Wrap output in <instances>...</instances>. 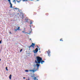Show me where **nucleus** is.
Here are the masks:
<instances>
[{
  "mask_svg": "<svg viewBox=\"0 0 80 80\" xmlns=\"http://www.w3.org/2000/svg\"><path fill=\"white\" fill-rule=\"evenodd\" d=\"M39 50H40V48H39Z\"/></svg>",
  "mask_w": 80,
  "mask_h": 80,
  "instance_id": "bb28decb",
  "label": "nucleus"
},
{
  "mask_svg": "<svg viewBox=\"0 0 80 80\" xmlns=\"http://www.w3.org/2000/svg\"><path fill=\"white\" fill-rule=\"evenodd\" d=\"M38 51V48H36L35 50H34L33 51V52L34 53H37Z\"/></svg>",
  "mask_w": 80,
  "mask_h": 80,
  "instance_id": "7ed1b4c3",
  "label": "nucleus"
},
{
  "mask_svg": "<svg viewBox=\"0 0 80 80\" xmlns=\"http://www.w3.org/2000/svg\"><path fill=\"white\" fill-rule=\"evenodd\" d=\"M32 39H30V40H31Z\"/></svg>",
  "mask_w": 80,
  "mask_h": 80,
  "instance_id": "2f4dec72",
  "label": "nucleus"
},
{
  "mask_svg": "<svg viewBox=\"0 0 80 80\" xmlns=\"http://www.w3.org/2000/svg\"><path fill=\"white\" fill-rule=\"evenodd\" d=\"M16 1H17V2H18V3H20V2H21V1H18L17 0H16Z\"/></svg>",
  "mask_w": 80,
  "mask_h": 80,
  "instance_id": "2eb2a0df",
  "label": "nucleus"
},
{
  "mask_svg": "<svg viewBox=\"0 0 80 80\" xmlns=\"http://www.w3.org/2000/svg\"><path fill=\"white\" fill-rule=\"evenodd\" d=\"M48 53V55L49 57H50V51L48 50V51H47Z\"/></svg>",
  "mask_w": 80,
  "mask_h": 80,
  "instance_id": "423d86ee",
  "label": "nucleus"
},
{
  "mask_svg": "<svg viewBox=\"0 0 80 80\" xmlns=\"http://www.w3.org/2000/svg\"><path fill=\"white\" fill-rule=\"evenodd\" d=\"M9 79H11L12 78V75H10L9 76Z\"/></svg>",
  "mask_w": 80,
  "mask_h": 80,
  "instance_id": "9d476101",
  "label": "nucleus"
},
{
  "mask_svg": "<svg viewBox=\"0 0 80 80\" xmlns=\"http://www.w3.org/2000/svg\"><path fill=\"white\" fill-rule=\"evenodd\" d=\"M34 78H33L34 80H38V79L37 78V77H34Z\"/></svg>",
  "mask_w": 80,
  "mask_h": 80,
  "instance_id": "1a4fd4ad",
  "label": "nucleus"
},
{
  "mask_svg": "<svg viewBox=\"0 0 80 80\" xmlns=\"http://www.w3.org/2000/svg\"><path fill=\"white\" fill-rule=\"evenodd\" d=\"M32 33V31H30V33Z\"/></svg>",
  "mask_w": 80,
  "mask_h": 80,
  "instance_id": "5701e85b",
  "label": "nucleus"
},
{
  "mask_svg": "<svg viewBox=\"0 0 80 80\" xmlns=\"http://www.w3.org/2000/svg\"><path fill=\"white\" fill-rule=\"evenodd\" d=\"M22 32H23V33H25V31H22Z\"/></svg>",
  "mask_w": 80,
  "mask_h": 80,
  "instance_id": "a211bd4d",
  "label": "nucleus"
},
{
  "mask_svg": "<svg viewBox=\"0 0 80 80\" xmlns=\"http://www.w3.org/2000/svg\"><path fill=\"white\" fill-rule=\"evenodd\" d=\"M35 45V44L33 43H32V45L29 46V48H30L31 47L33 48H35L34 47Z\"/></svg>",
  "mask_w": 80,
  "mask_h": 80,
  "instance_id": "f03ea898",
  "label": "nucleus"
},
{
  "mask_svg": "<svg viewBox=\"0 0 80 80\" xmlns=\"http://www.w3.org/2000/svg\"><path fill=\"white\" fill-rule=\"evenodd\" d=\"M22 50H23V49H21L20 50V52H22Z\"/></svg>",
  "mask_w": 80,
  "mask_h": 80,
  "instance_id": "aec40b11",
  "label": "nucleus"
},
{
  "mask_svg": "<svg viewBox=\"0 0 80 80\" xmlns=\"http://www.w3.org/2000/svg\"><path fill=\"white\" fill-rule=\"evenodd\" d=\"M13 2L15 3V4H16V1L15 0H13Z\"/></svg>",
  "mask_w": 80,
  "mask_h": 80,
  "instance_id": "9b49d317",
  "label": "nucleus"
},
{
  "mask_svg": "<svg viewBox=\"0 0 80 80\" xmlns=\"http://www.w3.org/2000/svg\"><path fill=\"white\" fill-rule=\"evenodd\" d=\"M2 40H1L0 41V43H2Z\"/></svg>",
  "mask_w": 80,
  "mask_h": 80,
  "instance_id": "4be33fe9",
  "label": "nucleus"
},
{
  "mask_svg": "<svg viewBox=\"0 0 80 80\" xmlns=\"http://www.w3.org/2000/svg\"><path fill=\"white\" fill-rule=\"evenodd\" d=\"M60 41H62V42H63V38H61L60 39Z\"/></svg>",
  "mask_w": 80,
  "mask_h": 80,
  "instance_id": "f3484780",
  "label": "nucleus"
},
{
  "mask_svg": "<svg viewBox=\"0 0 80 80\" xmlns=\"http://www.w3.org/2000/svg\"><path fill=\"white\" fill-rule=\"evenodd\" d=\"M23 78L24 79H25V78L23 77Z\"/></svg>",
  "mask_w": 80,
  "mask_h": 80,
  "instance_id": "b1692460",
  "label": "nucleus"
},
{
  "mask_svg": "<svg viewBox=\"0 0 80 80\" xmlns=\"http://www.w3.org/2000/svg\"><path fill=\"white\" fill-rule=\"evenodd\" d=\"M6 69L7 71H8V69L7 68V67H6Z\"/></svg>",
  "mask_w": 80,
  "mask_h": 80,
  "instance_id": "6ab92c4d",
  "label": "nucleus"
},
{
  "mask_svg": "<svg viewBox=\"0 0 80 80\" xmlns=\"http://www.w3.org/2000/svg\"><path fill=\"white\" fill-rule=\"evenodd\" d=\"M28 0H30V1H33V0H22L23 2H27Z\"/></svg>",
  "mask_w": 80,
  "mask_h": 80,
  "instance_id": "6e6552de",
  "label": "nucleus"
},
{
  "mask_svg": "<svg viewBox=\"0 0 80 80\" xmlns=\"http://www.w3.org/2000/svg\"><path fill=\"white\" fill-rule=\"evenodd\" d=\"M38 70V69L35 70V69H33V70H30V72H36V71Z\"/></svg>",
  "mask_w": 80,
  "mask_h": 80,
  "instance_id": "0eeeda50",
  "label": "nucleus"
},
{
  "mask_svg": "<svg viewBox=\"0 0 80 80\" xmlns=\"http://www.w3.org/2000/svg\"><path fill=\"white\" fill-rule=\"evenodd\" d=\"M10 33H11V32H10Z\"/></svg>",
  "mask_w": 80,
  "mask_h": 80,
  "instance_id": "7c9ffc66",
  "label": "nucleus"
},
{
  "mask_svg": "<svg viewBox=\"0 0 80 80\" xmlns=\"http://www.w3.org/2000/svg\"><path fill=\"white\" fill-rule=\"evenodd\" d=\"M37 47H38V48H39V47H38V46H37Z\"/></svg>",
  "mask_w": 80,
  "mask_h": 80,
  "instance_id": "393cba45",
  "label": "nucleus"
},
{
  "mask_svg": "<svg viewBox=\"0 0 80 80\" xmlns=\"http://www.w3.org/2000/svg\"><path fill=\"white\" fill-rule=\"evenodd\" d=\"M25 20H26V22H28V19H25Z\"/></svg>",
  "mask_w": 80,
  "mask_h": 80,
  "instance_id": "4468645a",
  "label": "nucleus"
},
{
  "mask_svg": "<svg viewBox=\"0 0 80 80\" xmlns=\"http://www.w3.org/2000/svg\"><path fill=\"white\" fill-rule=\"evenodd\" d=\"M13 9H15V10H19V8H13Z\"/></svg>",
  "mask_w": 80,
  "mask_h": 80,
  "instance_id": "ddd939ff",
  "label": "nucleus"
},
{
  "mask_svg": "<svg viewBox=\"0 0 80 80\" xmlns=\"http://www.w3.org/2000/svg\"><path fill=\"white\" fill-rule=\"evenodd\" d=\"M0 61H1V59H0Z\"/></svg>",
  "mask_w": 80,
  "mask_h": 80,
  "instance_id": "cd10ccee",
  "label": "nucleus"
},
{
  "mask_svg": "<svg viewBox=\"0 0 80 80\" xmlns=\"http://www.w3.org/2000/svg\"><path fill=\"white\" fill-rule=\"evenodd\" d=\"M31 77H33V76H31Z\"/></svg>",
  "mask_w": 80,
  "mask_h": 80,
  "instance_id": "473e14b6",
  "label": "nucleus"
},
{
  "mask_svg": "<svg viewBox=\"0 0 80 80\" xmlns=\"http://www.w3.org/2000/svg\"><path fill=\"white\" fill-rule=\"evenodd\" d=\"M36 65L38 67V68L39 67V66H40V64H36Z\"/></svg>",
  "mask_w": 80,
  "mask_h": 80,
  "instance_id": "f8f14e48",
  "label": "nucleus"
},
{
  "mask_svg": "<svg viewBox=\"0 0 80 80\" xmlns=\"http://www.w3.org/2000/svg\"><path fill=\"white\" fill-rule=\"evenodd\" d=\"M8 2H9L10 5V8H13V7H12V3H11V1L10 0H8Z\"/></svg>",
  "mask_w": 80,
  "mask_h": 80,
  "instance_id": "20e7f679",
  "label": "nucleus"
},
{
  "mask_svg": "<svg viewBox=\"0 0 80 80\" xmlns=\"http://www.w3.org/2000/svg\"><path fill=\"white\" fill-rule=\"evenodd\" d=\"M25 72H28V70H25Z\"/></svg>",
  "mask_w": 80,
  "mask_h": 80,
  "instance_id": "dca6fc26",
  "label": "nucleus"
},
{
  "mask_svg": "<svg viewBox=\"0 0 80 80\" xmlns=\"http://www.w3.org/2000/svg\"><path fill=\"white\" fill-rule=\"evenodd\" d=\"M22 16H23V14H22Z\"/></svg>",
  "mask_w": 80,
  "mask_h": 80,
  "instance_id": "c85d7f7f",
  "label": "nucleus"
},
{
  "mask_svg": "<svg viewBox=\"0 0 80 80\" xmlns=\"http://www.w3.org/2000/svg\"><path fill=\"white\" fill-rule=\"evenodd\" d=\"M30 24V25H31V24H32V21L31 22Z\"/></svg>",
  "mask_w": 80,
  "mask_h": 80,
  "instance_id": "412c9836",
  "label": "nucleus"
},
{
  "mask_svg": "<svg viewBox=\"0 0 80 80\" xmlns=\"http://www.w3.org/2000/svg\"><path fill=\"white\" fill-rule=\"evenodd\" d=\"M20 27H18V28H17V29H14V30H14L15 32H17V30H19V31L20 30Z\"/></svg>",
  "mask_w": 80,
  "mask_h": 80,
  "instance_id": "39448f33",
  "label": "nucleus"
},
{
  "mask_svg": "<svg viewBox=\"0 0 80 80\" xmlns=\"http://www.w3.org/2000/svg\"><path fill=\"white\" fill-rule=\"evenodd\" d=\"M36 1H37V2H38V1H39V0H37Z\"/></svg>",
  "mask_w": 80,
  "mask_h": 80,
  "instance_id": "a878e982",
  "label": "nucleus"
},
{
  "mask_svg": "<svg viewBox=\"0 0 80 80\" xmlns=\"http://www.w3.org/2000/svg\"><path fill=\"white\" fill-rule=\"evenodd\" d=\"M36 60H35V62L36 63H41V64H43V62H45V61L42 60V58L40 57H36Z\"/></svg>",
  "mask_w": 80,
  "mask_h": 80,
  "instance_id": "f257e3e1",
  "label": "nucleus"
},
{
  "mask_svg": "<svg viewBox=\"0 0 80 80\" xmlns=\"http://www.w3.org/2000/svg\"><path fill=\"white\" fill-rule=\"evenodd\" d=\"M30 27H31V26L30 25Z\"/></svg>",
  "mask_w": 80,
  "mask_h": 80,
  "instance_id": "c756f323",
  "label": "nucleus"
}]
</instances>
